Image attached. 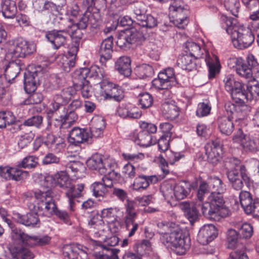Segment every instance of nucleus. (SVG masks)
Masks as SVG:
<instances>
[{"mask_svg":"<svg viewBox=\"0 0 259 259\" xmlns=\"http://www.w3.org/2000/svg\"><path fill=\"white\" fill-rule=\"evenodd\" d=\"M226 174L232 187L235 190H241L244 184L248 187L251 178L246 166L241 160L235 157H228L224 160Z\"/></svg>","mask_w":259,"mask_h":259,"instance_id":"nucleus-1","label":"nucleus"},{"mask_svg":"<svg viewBox=\"0 0 259 259\" xmlns=\"http://www.w3.org/2000/svg\"><path fill=\"white\" fill-rule=\"evenodd\" d=\"M223 193L210 192L202 205V214L207 219L219 221L228 216L229 210L225 204Z\"/></svg>","mask_w":259,"mask_h":259,"instance_id":"nucleus-2","label":"nucleus"},{"mask_svg":"<svg viewBox=\"0 0 259 259\" xmlns=\"http://www.w3.org/2000/svg\"><path fill=\"white\" fill-rule=\"evenodd\" d=\"M52 191L48 189L46 191H39L35 193L37 200L38 208L43 214L46 215L55 214L61 220L65 223L69 221L68 213L64 210H59L57 208L53 198Z\"/></svg>","mask_w":259,"mask_h":259,"instance_id":"nucleus-3","label":"nucleus"},{"mask_svg":"<svg viewBox=\"0 0 259 259\" xmlns=\"http://www.w3.org/2000/svg\"><path fill=\"white\" fill-rule=\"evenodd\" d=\"M6 222L11 229L12 240L16 243H22L30 247L44 246L49 243L51 237L48 235H29L13 224L9 219Z\"/></svg>","mask_w":259,"mask_h":259,"instance_id":"nucleus-4","label":"nucleus"},{"mask_svg":"<svg viewBox=\"0 0 259 259\" xmlns=\"http://www.w3.org/2000/svg\"><path fill=\"white\" fill-rule=\"evenodd\" d=\"M87 165L89 169L98 171L99 174L103 175V180L105 179L120 181L122 180L120 175L115 171L114 163L103 161L102 156L98 154L93 155L87 161Z\"/></svg>","mask_w":259,"mask_h":259,"instance_id":"nucleus-5","label":"nucleus"},{"mask_svg":"<svg viewBox=\"0 0 259 259\" xmlns=\"http://www.w3.org/2000/svg\"><path fill=\"white\" fill-rule=\"evenodd\" d=\"M160 240L167 248L171 249L179 255L185 254L190 246V238L182 232L174 231L161 235Z\"/></svg>","mask_w":259,"mask_h":259,"instance_id":"nucleus-6","label":"nucleus"},{"mask_svg":"<svg viewBox=\"0 0 259 259\" xmlns=\"http://www.w3.org/2000/svg\"><path fill=\"white\" fill-rule=\"evenodd\" d=\"M132 17L139 25L149 28L157 26L156 18L151 14H146L145 5L140 2L134 4L131 8Z\"/></svg>","mask_w":259,"mask_h":259,"instance_id":"nucleus-7","label":"nucleus"},{"mask_svg":"<svg viewBox=\"0 0 259 259\" xmlns=\"http://www.w3.org/2000/svg\"><path fill=\"white\" fill-rule=\"evenodd\" d=\"M144 39L143 33L135 28L120 33L116 40L117 45L123 50L130 49L133 45L140 44Z\"/></svg>","mask_w":259,"mask_h":259,"instance_id":"nucleus-8","label":"nucleus"},{"mask_svg":"<svg viewBox=\"0 0 259 259\" xmlns=\"http://www.w3.org/2000/svg\"><path fill=\"white\" fill-rule=\"evenodd\" d=\"M170 21L177 27L184 29L189 22L190 12L183 4L174 2L169 7Z\"/></svg>","mask_w":259,"mask_h":259,"instance_id":"nucleus-9","label":"nucleus"},{"mask_svg":"<svg viewBox=\"0 0 259 259\" xmlns=\"http://www.w3.org/2000/svg\"><path fill=\"white\" fill-rule=\"evenodd\" d=\"M234 46L239 49H243L250 46L254 41V34L248 27H240L234 31L231 37Z\"/></svg>","mask_w":259,"mask_h":259,"instance_id":"nucleus-10","label":"nucleus"},{"mask_svg":"<svg viewBox=\"0 0 259 259\" xmlns=\"http://www.w3.org/2000/svg\"><path fill=\"white\" fill-rule=\"evenodd\" d=\"M165 190L164 186L162 187V191L165 197H172L174 194L178 200L186 198L190 193L191 185L190 183L185 181L181 182L177 184L174 187L171 185H167Z\"/></svg>","mask_w":259,"mask_h":259,"instance_id":"nucleus-11","label":"nucleus"},{"mask_svg":"<svg viewBox=\"0 0 259 259\" xmlns=\"http://www.w3.org/2000/svg\"><path fill=\"white\" fill-rule=\"evenodd\" d=\"M77 94V90L73 87H69L63 89L60 93L55 94L53 99L51 105L53 109L50 110L53 113L57 111L61 106L67 105L68 102L75 98Z\"/></svg>","mask_w":259,"mask_h":259,"instance_id":"nucleus-12","label":"nucleus"},{"mask_svg":"<svg viewBox=\"0 0 259 259\" xmlns=\"http://www.w3.org/2000/svg\"><path fill=\"white\" fill-rule=\"evenodd\" d=\"M27 206L31 211V212L27 213L25 214L17 213L15 214V218L18 223L27 227H33L39 222L37 213L42 212V211L38 208V205L36 206L31 202H28Z\"/></svg>","mask_w":259,"mask_h":259,"instance_id":"nucleus-13","label":"nucleus"},{"mask_svg":"<svg viewBox=\"0 0 259 259\" xmlns=\"http://www.w3.org/2000/svg\"><path fill=\"white\" fill-rule=\"evenodd\" d=\"M55 25H58L62 32L70 35L73 38L80 37L79 35H76V33L80 32V30H77L76 26L73 22V20L70 18H63L60 14L57 16H53V21L52 22Z\"/></svg>","mask_w":259,"mask_h":259,"instance_id":"nucleus-14","label":"nucleus"},{"mask_svg":"<svg viewBox=\"0 0 259 259\" xmlns=\"http://www.w3.org/2000/svg\"><path fill=\"white\" fill-rule=\"evenodd\" d=\"M105 76V71L103 68L93 66L90 68H83L76 70L74 73V78L75 79H83L90 77L101 81L104 79Z\"/></svg>","mask_w":259,"mask_h":259,"instance_id":"nucleus-15","label":"nucleus"},{"mask_svg":"<svg viewBox=\"0 0 259 259\" xmlns=\"http://www.w3.org/2000/svg\"><path fill=\"white\" fill-rule=\"evenodd\" d=\"M101 21V15L99 13H92L88 9L84 13L79 19L78 22L75 24L77 30L85 29L89 25L91 27L96 28Z\"/></svg>","mask_w":259,"mask_h":259,"instance_id":"nucleus-16","label":"nucleus"},{"mask_svg":"<svg viewBox=\"0 0 259 259\" xmlns=\"http://www.w3.org/2000/svg\"><path fill=\"white\" fill-rule=\"evenodd\" d=\"M41 73L36 68H29L24 75V88L27 94L34 92L39 84L38 74Z\"/></svg>","mask_w":259,"mask_h":259,"instance_id":"nucleus-17","label":"nucleus"},{"mask_svg":"<svg viewBox=\"0 0 259 259\" xmlns=\"http://www.w3.org/2000/svg\"><path fill=\"white\" fill-rule=\"evenodd\" d=\"M89 132L88 128L75 127L70 132L68 141L70 145L78 146L80 144L89 140L90 134Z\"/></svg>","mask_w":259,"mask_h":259,"instance_id":"nucleus-18","label":"nucleus"},{"mask_svg":"<svg viewBox=\"0 0 259 259\" xmlns=\"http://www.w3.org/2000/svg\"><path fill=\"white\" fill-rule=\"evenodd\" d=\"M84 188V185L83 184L75 185L72 183L71 186L68 187V188L66 189L67 190L65 194L68 199L70 211H74L75 202H79V201L78 199L83 196Z\"/></svg>","mask_w":259,"mask_h":259,"instance_id":"nucleus-19","label":"nucleus"},{"mask_svg":"<svg viewBox=\"0 0 259 259\" xmlns=\"http://www.w3.org/2000/svg\"><path fill=\"white\" fill-rule=\"evenodd\" d=\"M205 150L208 161L212 164H217L221 159L222 150L219 141L207 144L205 146Z\"/></svg>","mask_w":259,"mask_h":259,"instance_id":"nucleus-20","label":"nucleus"},{"mask_svg":"<svg viewBox=\"0 0 259 259\" xmlns=\"http://www.w3.org/2000/svg\"><path fill=\"white\" fill-rule=\"evenodd\" d=\"M218 236V230L213 225L208 224L202 227L197 235V241L203 245L208 244Z\"/></svg>","mask_w":259,"mask_h":259,"instance_id":"nucleus-21","label":"nucleus"},{"mask_svg":"<svg viewBox=\"0 0 259 259\" xmlns=\"http://www.w3.org/2000/svg\"><path fill=\"white\" fill-rule=\"evenodd\" d=\"M26 66L20 59H15L10 61L5 70L6 79L11 82L18 75L21 70L24 69Z\"/></svg>","mask_w":259,"mask_h":259,"instance_id":"nucleus-22","label":"nucleus"},{"mask_svg":"<svg viewBox=\"0 0 259 259\" xmlns=\"http://www.w3.org/2000/svg\"><path fill=\"white\" fill-rule=\"evenodd\" d=\"M63 33L61 31L53 29L46 32L45 38L51 44L53 49L58 50L66 43L67 36Z\"/></svg>","mask_w":259,"mask_h":259,"instance_id":"nucleus-23","label":"nucleus"},{"mask_svg":"<svg viewBox=\"0 0 259 259\" xmlns=\"http://www.w3.org/2000/svg\"><path fill=\"white\" fill-rule=\"evenodd\" d=\"M106 180L112 181L110 179H105L101 182H95L91 186L93 194L96 198H99V201H102L104 199H106L110 195L112 183L110 184H107L105 183Z\"/></svg>","mask_w":259,"mask_h":259,"instance_id":"nucleus-24","label":"nucleus"},{"mask_svg":"<svg viewBox=\"0 0 259 259\" xmlns=\"http://www.w3.org/2000/svg\"><path fill=\"white\" fill-rule=\"evenodd\" d=\"M28 175L27 171H22L17 168L0 166V176L8 180L20 181Z\"/></svg>","mask_w":259,"mask_h":259,"instance_id":"nucleus-25","label":"nucleus"},{"mask_svg":"<svg viewBox=\"0 0 259 259\" xmlns=\"http://www.w3.org/2000/svg\"><path fill=\"white\" fill-rule=\"evenodd\" d=\"M113 37L110 36L104 39L100 44L98 53L100 56V61L102 64L110 59L113 53Z\"/></svg>","mask_w":259,"mask_h":259,"instance_id":"nucleus-26","label":"nucleus"},{"mask_svg":"<svg viewBox=\"0 0 259 259\" xmlns=\"http://www.w3.org/2000/svg\"><path fill=\"white\" fill-rule=\"evenodd\" d=\"M181 209L184 212V215L189 220L191 225L193 226L194 224L198 221L199 213L198 208L200 207L196 206V203H189L187 202H182L181 204Z\"/></svg>","mask_w":259,"mask_h":259,"instance_id":"nucleus-27","label":"nucleus"},{"mask_svg":"<svg viewBox=\"0 0 259 259\" xmlns=\"http://www.w3.org/2000/svg\"><path fill=\"white\" fill-rule=\"evenodd\" d=\"M24 44V42H21L20 39L10 42L6 57L12 60L19 59V58H24L25 53H23V47Z\"/></svg>","mask_w":259,"mask_h":259,"instance_id":"nucleus-28","label":"nucleus"},{"mask_svg":"<svg viewBox=\"0 0 259 259\" xmlns=\"http://www.w3.org/2000/svg\"><path fill=\"white\" fill-rule=\"evenodd\" d=\"M47 181H52V185L59 186L63 189H67L71 186L72 180L65 171H60L53 176L47 178Z\"/></svg>","mask_w":259,"mask_h":259,"instance_id":"nucleus-29","label":"nucleus"},{"mask_svg":"<svg viewBox=\"0 0 259 259\" xmlns=\"http://www.w3.org/2000/svg\"><path fill=\"white\" fill-rule=\"evenodd\" d=\"M160 157H161L160 159L161 168L163 173L167 175L169 172V170L168 169V163L174 164L176 162L184 158L185 156L182 153L174 152L170 151L166 154V159L162 157L161 156H160Z\"/></svg>","mask_w":259,"mask_h":259,"instance_id":"nucleus-30","label":"nucleus"},{"mask_svg":"<svg viewBox=\"0 0 259 259\" xmlns=\"http://www.w3.org/2000/svg\"><path fill=\"white\" fill-rule=\"evenodd\" d=\"M210 192L207 183L204 181H200L194 203H196V206L200 207L202 213V205L204 204L205 201L207 199V196L210 194Z\"/></svg>","mask_w":259,"mask_h":259,"instance_id":"nucleus-31","label":"nucleus"},{"mask_svg":"<svg viewBox=\"0 0 259 259\" xmlns=\"http://www.w3.org/2000/svg\"><path fill=\"white\" fill-rule=\"evenodd\" d=\"M9 250L14 259H32L34 256L29 249L21 245H11Z\"/></svg>","mask_w":259,"mask_h":259,"instance_id":"nucleus-32","label":"nucleus"},{"mask_svg":"<svg viewBox=\"0 0 259 259\" xmlns=\"http://www.w3.org/2000/svg\"><path fill=\"white\" fill-rule=\"evenodd\" d=\"M131 62L130 57H120L115 62V68L120 74L128 77L131 75L132 73Z\"/></svg>","mask_w":259,"mask_h":259,"instance_id":"nucleus-33","label":"nucleus"},{"mask_svg":"<svg viewBox=\"0 0 259 259\" xmlns=\"http://www.w3.org/2000/svg\"><path fill=\"white\" fill-rule=\"evenodd\" d=\"M218 128L221 133L226 136L230 135L234 129V125L229 116L219 117L217 120Z\"/></svg>","mask_w":259,"mask_h":259,"instance_id":"nucleus-34","label":"nucleus"},{"mask_svg":"<svg viewBox=\"0 0 259 259\" xmlns=\"http://www.w3.org/2000/svg\"><path fill=\"white\" fill-rule=\"evenodd\" d=\"M157 178L155 176H146L140 175L137 177L133 183V189L137 191L146 189L152 183H156Z\"/></svg>","mask_w":259,"mask_h":259,"instance_id":"nucleus-35","label":"nucleus"},{"mask_svg":"<svg viewBox=\"0 0 259 259\" xmlns=\"http://www.w3.org/2000/svg\"><path fill=\"white\" fill-rule=\"evenodd\" d=\"M1 12L6 18H14L17 13V8L15 1L3 0L1 4Z\"/></svg>","mask_w":259,"mask_h":259,"instance_id":"nucleus-36","label":"nucleus"},{"mask_svg":"<svg viewBox=\"0 0 259 259\" xmlns=\"http://www.w3.org/2000/svg\"><path fill=\"white\" fill-rule=\"evenodd\" d=\"M45 144L52 151H60L64 147V140L60 137H56L52 134H48L44 142Z\"/></svg>","mask_w":259,"mask_h":259,"instance_id":"nucleus-37","label":"nucleus"},{"mask_svg":"<svg viewBox=\"0 0 259 259\" xmlns=\"http://www.w3.org/2000/svg\"><path fill=\"white\" fill-rule=\"evenodd\" d=\"M42 120L43 117L41 116L35 115L25 120L21 125H14L12 127L14 130V132L23 130L27 126L40 128L42 125Z\"/></svg>","mask_w":259,"mask_h":259,"instance_id":"nucleus-38","label":"nucleus"},{"mask_svg":"<svg viewBox=\"0 0 259 259\" xmlns=\"http://www.w3.org/2000/svg\"><path fill=\"white\" fill-rule=\"evenodd\" d=\"M161 111L165 118L171 120L178 117L180 114L179 108L175 104L168 102L162 105Z\"/></svg>","mask_w":259,"mask_h":259,"instance_id":"nucleus-39","label":"nucleus"},{"mask_svg":"<svg viewBox=\"0 0 259 259\" xmlns=\"http://www.w3.org/2000/svg\"><path fill=\"white\" fill-rule=\"evenodd\" d=\"M196 59L195 57L186 53L179 58L177 64L183 70L191 71L196 69V63L194 60Z\"/></svg>","mask_w":259,"mask_h":259,"instance_id":"nucleus-40","label":"nucleus"},{"mask_svg":"<svg viewBox=\"0 0 259 259\" xmlns=\"http://www.w3.org/2000/svg\"><path fill=\"white\" fill-rule=\"evenodd\" d=\"M66 4V0H58L54 3L51 2H46L44 3L42 11L46 10L50 13L49 16L50 20L52 22L53 21V16L59 15V9L60 7L63 6Z\"/></svg>","mask_w":259,"mask_h":259,"instance_id":"nucleus-41","label":"nucleus"},{"mask_svg":"<svg viewBox=\"0 0 259 259\" xmlns=\"http://www.w3.org/2000/svg\"><path fill=\"white\" fill-rule=\"evenodd\" d=\"M225 90L232 96L233 93L243 88V84L235 80L232 75H228L224 79Z\"/></svg>","mask_w":259,"mask_h":259,"instance_id":"nucleus-42","label":"nucleus"},{"mask_svg":"<svg viewBox=\"0 0 259 259\" xmlns=\"http://www.w3.org/2000/svg\"><path fill=\"white\" fill-rule=\"evenodd\" d=\"M77 51V48L76 47H72L68 52L69 55L71 52L72 53V55L70 58L67 57H62L60 66L65 72H69L74 67Z\"/></svg>","mask_w":259,"mask_h":259,"instance_id":"nucleus-43","label":"nucleus"},{"mask_svg":"<svg viewBox=\"0 0 259 259\" xmlns=\"http://www.w3.org/2000/svg\"><path fill=\"white\" fill-rule=\"evenodd\" d=\"M135 71L137 76L141 79H149L154 74L153 67L148 64H142L137 66Z\"/></svg>","mask_w":259,"mask_h":259,"instance_id":"nucleus-44","label":"nucleus"},{"mask_svg":"<svg viewBox=\"0 0 259 259\" xmlns=\"http://www.w3.org/2000/svg\"><path fill=\"white\" fill-rule=\"evenodd\" d=\"M243 89L242 88L240 90L233 93L231 97L234 102L241 106L242 108H245L248 110L249 107L246 104L245 101H249V100L248 99L247 91Z\"/></svg>","mask_w":259,"mask_h":259,"instance_id":"nucleus-45","label":"nucleus"},{"mask_svg":"<svg viewBox=\"0 0 259 259\" xmlns=\"http://www.w3.org/2000/svg\"><path fill=\"white\" fill-rule=\"evenodd\" d=\"M135 142L140 146L147 147L155 144L156 139L154 140L151 134H147L145 131H142L138 134Z\"/></svg>","mask_w":259,"mask_h":259,"instance_id":"nucleus-46","label":"nucleus"},{"mask_svg":"<svg viewBox=\"0 0 259 259\" xmlns=\"http://www.w3.org/2000/svg\"><path fill=\"white\" fill-rule=\"evenodd\" d=\"M106 0H84L83 5L92 13H99L106 7Z\"/></svg>","mask_w":259,"mask_h":259,"instance_id":"nucleus-47","label":"nucleus"},{"mask_svg":"<svg viewBox=\"0 0 259 259\" xmlns=\"http://www.w3.org/2000/svg\"><path fill=\"white\" fill-rule=\"evenodd\" d=\"M164 77H165L163 75L158 74V77L152 80V86L159 90H168L171 88V87L175 86L172 84L171 81L166 80Z\"/></svg>","mask_w":259,"mask_h":259,"instance_id":"nucleus-48","label":"nucleus"},{"mask_svg":"<svg viewBox=\"0 0 259 259\" xmlns=\"http://www.w3.org/2000/svg\"><path fill=\"white\" fill-rule=\"evenodd\" d=\"M78 82L74 83V86L79 87L81 90V95L84 98H89L92 96V87L89 80L84 78L83 79H76Z\"/></svg>","mask_w":259,"mask_h":259,"instance_id":"nucleus-49","label":"nucleus"},{"mask_svg":"<svg viewBox=\"0 0 259 259\" xmlns=\"http://www.w3.org/2000/svg\"><path fill=\"white\" fill-rule=\"evenodd\" d=\"M208 188L211 192H214L224 193L226 190L225 185L223 181L218 177H214L211 178L207 183Z\"/></svg>","mask_w":259,"mask_h":259,"instance_id":"nucleus-50","label":"nucleus"},{"mask_svg":"<svg viewBox=\"0 0 259 259\" xmlns=\"http://www.w3.org/2000/svg\"><path fill=\"white\" fill-rule=\"evenodd\" d=\"M221 20L223 23L225 24L226 31L230 35L231 37L233 36L234 32L237 31L239 28L236 25V19L231 17L222 15L221 17Z\"/></svg>","mask_w":259,"mask_h":259,"instance_id":"nucleus-51","label":"nucleus"},{"mask_svg":"<svg viewBox=\"0 0 259 259\" xmlns=\"http://www.w3.org/2000/svg\"><path fill=\"white\" fill-rule=\"evenodd\" d=\"M118 242L119 238L116 236H113L107 239L105 244L100 245V246L103 250L111 251V256L112 255L114 256V257L117 258V254L119 251V250L112 247L117 245Z\"/></svg>","mask_w":259,"mask_h":259,"instance_id":"nucleus-52","label":"nucleus"},{"mask_svg":"<svg viewBox=\"0 0 259 259\" xmlns=\"http://www.w3.org/2000/svg\"><path fill=\"white\" fill-rule=\"evenodd\" d=\"M185 52L198 59L201 57L202 53L200 46L193 41H187L185 44Z\"/></svg>","mask_w":259,"mask_h":259,"instance_id":"nucleus-53","label":"nucleus"},{"mask_svg":"<svg viewBox=\"0 0 259 259\" xmlns=\"http://www.w3.org/2000/svg\"><path fill=\"white\" fill-rule=\"evenodd\" d=\"M116 113L119 116L129 118H138L141 116V114L138 112H134L130 110L129 107L126 105L119 106L117 109Z\"/></svg>","mask_w":259,"mask_h":259,"instance_id":"nucleus-54","label":"nucleus"},{"mask_svg":"<svg viewBox=\"0 0 259 259\" xmlns=\"http://www.w3.org/2000/svg\"><path fill=\"white\" fill-rule=\"evenodd\" d=\"M100 95L104 99L108 100L113 89L116 84L109 80L104 79L100 82Z\"/></svg>","mask_w":259,"mask_h":259,"instance_id":"nucleus-55","label":"nucleus"},{"mask_svg":"<svg viewBox=\"0 0 259 259\" xmlns=\"http://www.w3.org/2000/svg\"><path fill=\"white\" fill-rule=\"evenodd\" d=\"M15 122V117L10 111L0 112V128L6 127L7 125L13 124Z\"/></svg>","mask_w":259,"mask_h":259,"instance_id":"nucleus-56","label":"nucleus"},{"mask_svg":"<svg viewBox=\"0 0 259 259\" xmlns=\"http://www.w3.org/2000/svg\"><path fill=\"white\" fill-rule=\"evenodd\" d=\"M38 158L34 156H28L23 158L21 161L18 162L17 167L18 169L19 168H34L38 164ZM23 171L22 170H21Z\"/></svg>","mask_w":259,"mask_h":259,"instance_id":"nucleus-57","label":"nucleus"},{"mask_svg":"<svg viewBox=\"0 0 259 259\" xmlns=\"http://www.w3.org/2000/svg\"><path fill=\"white\" fill-rule=\"evenodd\" d=\"M66 114L65 115L60 116V120L56 119V121L59 122L60 127H62L66 123H68L69 124H72L78 118V114L76 112L68 110V109H66Z\"/></svg>","mask_w":259,"mask_h":259,"instance_id":"nucleus-58","label":"nucleus"},{"mask_svg":"<svg viewBox=\"0 0 259 259\" xmlns=\"http://www.w3.org/2000/svg\"><path fill=\"white\" fill-rule=\"evenodd\" d=\"M242 147L246 151L256 152L259 151V141L256 138L248 136L245 141L242 142Z\"/></svg>","mask_w":259,"mask_h":259,"instance_id":"nucleus-59","label":"nucleus"},{"mask_svg":"<svg viewBox=\"0 0 259 259\" xmlns=\"http://www.w3.org/2000/svg\"><path fill=\"white\" fill-rule=\"evenodd\" d=\"M239 192L240 203L245 212H247V208H249L252 205V199L251 194L247 191H242L241 190Z\"/></svg>","mask_w":259,"mask_h":259,"instance_id":"nucleus-60","label":"nucleus"},{"mask_svg":"<svg viewBox=\"0 0 259 259\" xmlns=\"http://www.w3.org/2000/svg\"><path fill=\"white\" fill-rule=\"evenodd\" d=\"M122 179L119 182H126L127 179H133L136 176V169L134 166L131 163L125 164L122 169V175L119 174Z\"/></svg>","mask_w":259,"mask_h":259,"instance_id":"nucleus-61","label":"nucleus"},{"mask_svg":"<svg viewBox=\"0 0 259 259\" xmlns=\"http://www.w3.org/2000/svg\"><path fill=\"white\" fill-rule=\"evenodd\" d=\"M68 251H64L65 256H67L69 259H81L82 255H85V252L76 246H67Z\"/></svg>","mask_w":259,"mask_h":259,"instance_id":"nucleus-62","label":"nucleus"},{"mask_svg":"<svg viewBox=\"0 0 259 259\" xmlns=\"http://www.w3.org/2000/svg\"><path fill=\"white\" fill-rule=\"evenodd\" d=\"M240 238L238 232L234 229H229L227 233V241L228 248H234L238 243V239Z\"/></svg>","mask_w":259,"mask_h":259,"instance_id":"nucleus-63","label":"nucleus"},{"mask_svg":"<svg viewBox=\"0 0 259 259\" xmlns=\"http://www.w3.org/2000/svg\"><path fill=\"white\" fill-rule=\"evenodd\" d=\"M138 100L142 109L150 107L153 102V97L147 92L140 94L138 96Z\"/></svg>","mask_w":259,"mask_h":259,"instance_id":"nucleus-64","label":"nucleus"}]
</instances>
